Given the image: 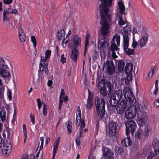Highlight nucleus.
<instances>
[{
  "label": "nucleus",
  "instance_id": "f257e3e1",
  "mask_svg": "<svg viewBox=\"0 0 159 159\" xmlns=\"http://www.w3.org/2000/svg\"><path fill=\"white\" fill-rule=\"evenodd\" d=\"M104 24L103 25V24H102V23H101V20L100 21V23L102 25V27L100 30V32L105 37H103L101 39L98 40V48H99L100 50L103 51L105 50L106 46H107L108 45V43L107 42L106 40V36L109 32L110 23L111 21V16H109L110 21L108 23L107 22V19L108 18L105 15H104Z\"/></svg>",
  "mask_w": 159,
  "mask_h": 159
},
{
  "label": "nucleus",
  "instance_id": "f03ea898",
  "mask_svg": "<svg viewBox=\"0 0 159 159\" xmlns=\"http://www.w3.org/2000/svg\"><path fill=\"white\" fill-rule=\"evenodd\" d=\"M101 2L99 5L100 15L101 16V23L104 24L105 16V15L108 18L107 22L108 23L110 21L109 16L108 13L109 11V7L111 5L112 0H99Z\"/></svg>",
  "mask_w": 159,
  "mask_h": 159
},
{
  "label": "nucleus",
  "instance_id": "7ed1b4c3",
  "mask_svg": "<svg viewBox=\"0 0 159 159\" xmlns=\"http://www.w3.org/2000/svg\"><path fill=\"white\" fill-rule=\"evenodd\" d=\"M98 89L100 94L104 96H106L107 94H109L112 91L113 85L107 80L102 81L98 84Z\"/></svg>",
  "mask_w": 159,
  "mask_h": 159
},
{
  "label": "nucleus",
  "instance_id": "20e7f679",
  "mask_svg": "<svg viewBox=\"0 0 159 159\" xmlns=\"http://www.w3.org/2000/svg\"><path fill=\"white\" fill-rule=\"evenodd\" d=\"M95 101L97 115L98 116L103 117L105 112V102L104 99L96 96L95 98Z\"/></svg>",
  "mask_w": 159,
  "mask_h": 159
},
{
  "label": "nucleus",
  "instance_id": "39448f33",
  "mask_svg": "<svg viewBox=\"0 0 159 159\" xmlns=\"http://www.w3.org/2000/svg\"><path fill=\"white\" fill-rule=\"evenodd\" d=\"M51 51L50 50H47L45 52V56L44 57H41V61L39 65V70L41 72L44 70L45 73L48 75V62L46 63L47 61H49L51 56Z\"/></svg>",
  "mask_w": 159,
  "mask_h": 159
},
{
  "label": "nucleus",
  "instance_id": "423d86ee",
  "mask_svg": "<svg viewBox=\"0 0 159 159\" xmlns=\"http://www.w3.org/2000/svg\"><path fill=\"white\" fill-rule=\"evenodd\" d=\"M7 65L5 64V60L0 57V76L2 77L7 78L10 76V72L7 70ZM3 87L2 85V80L0 79V88Z\"/></svg>",
  "mask_w": 159,
  "mask_h": 159
},
{
  "label": "nucleus",
  "instance_id": "0eeeda50",
  "mask_svg": "<svg viewBox=\"0 0 159 159\" xmlns=\"http://www.w3.org/2000/svg\"><path fill=\"white\" fill-rule=\"evenodd\" d=\"M103 70L110 75L113 74L115 71V67L112 61L107 60L103 64Z\"/></svg>",
  "mask_w": 159,
  "mask_h": 159
},
{
  "label": "nucleus",
  "instance_id": "6e6552de",
  "mask_svg": "<svg viewBox=\"0 0 159 159\" xmlns=\"http://www.w3.org/2000/svg\"><path fill=\"white\" fill-rule=\"evenodd\" d=\"M0 136V148H1L3 153L6 155H7L10 152L11 146V143L7 141Z\"/></svg>",
  "mask_w": 159,
  "mask_h": 159
},
{
  "label": "nucleus",
  "instance_id": "1a4fd4ad",
  "mask_svg": "<svg viewBox=\"0 0 159 159\" xmlns=\"http://www.w3.org/2000/svg\"><path fill=\"white\" fill-rule=\"evenodd\" d=\"M124 95L127 101L130 103L134 102L135 100V96L132 89L129 87H125L123 89Z\"/></svg>",
  "mask_w": 159,
  "mask_h": 159
},
{
  "label": "nucleus",
  "instance_id": "9d476101",
  "mask_svg": "<svg viewBox=\"0 0 159 159\" xmlns=\"http://www.w3.org/2000/svg\"><path fill=\"white\" fill-rule=\"evenodd\" d=\"M138 106L132 105L128 107L125 112L126 118L130 119L134 117L137 113Z\"/></svg>",
  "mask_w": 159,
  "mask_h": 159
},
{
  "label": "nucleus",
  "instance_id": "9b49d317",
  "mask_svg": "<svg viewBox=\"0 0 159 159\" xmlns=\"http://www.w3.org/2000/svg\"><path fill=\"white\" fill-rule=\"evenodd\" d=\"M142 106L141 105H138V110L137 111V116L139 118V123H141L142 124L140 125V126L143 125V124L144 123V121L147 119V112L148 111L147 110H145L144 112V110H143L142 107Z\"/></svg>",
  "mask_w": 159,
  "mask_h": 159
},
{
  "label": "nucleus",
  "instance_id": "f8f14e48",
  "mask_svg": "<svg viewBox=\"0 0 159 159\" xmlns=\"http://www.w3.org/2000/svg\"><path fill=\"white\" fill-rule=\"evenodd\" d=\"M152 146L154 150V152H150V155L148 156L147 159H152V157L156 156L159 158V141L157 139H153Z\"/></svg>",
  "mask_w": 159,
  "mask_h": 159
},
{
  "label": "nucleus",
  "instance_id": "ddd939ff",
  "mask_svg": "<svg viewBox=\"0 0 159 159\" xmlns=\"http://www.w3.org/2000/svg\"><path fill=\"white\" fill-rule=\"evenodd\" d=\"M132 32L131 27L129 25H127L121 30V33L123 36V42L129 41V36Z\"/></svg>",
  "mask_w": 159,
  "mask_h": 159
},
{
  "label": "nucleus",
  "instance_id": "4468645a",
  "mask_svg": "<svg viewBox=\"0 0 159 159\" xmlns=\"http://www.w3.org/2000/svg\"><path fill=\"white\" fill-rule=\"evenodd\" d=\"M129 41L123 42V46L124 51L125 54L128 55L134 54V48L133 49L128 48L129 46Z\"/></svg>",
  "mask_w": 159,
  "mask_h": 159
},
{
  "label": "nucleus",
  "instance_id": "2eb2a0df",
  "mask_svg": "<svg viewBox=\"0 0 159 159\" xmlns=\"http://www.w3.org/2000/svg\"><path fill=\"white\" fill-rule=\"evenodd\" d=\"M126 130V134L127 137L122 140L121 143L123 146L127 147L131 145L132 144V142L131 140L130 137L129 136V133L130 132L129 130Z\"/></svg>",
  "mask_w": 159,
  "mask_h": 159
},
{
  "label": "nucleus",
  "instance_id": "dca6fc26",
  "mask_svg": "<svg viewBox=\"0 0 159 159\" xmlns=\"http://www.w3.org/2000/svg\"><path fill=\"white\" fill-rule=\"evenodd\" d=\"M81 42V38L78 35H75L74 37L73 46L71 48L78 49L80 48Z\"/></svg>",
  "mask_w": 159,
  "mask_h": 159
},
{
  "label": "nucleus",
  "instance_id": "f3484780",
  "mask_svg": "<svg viewBox=\"0 0 159 159\" xmlns=\"http://www.w3.org/2000/svg\"><path fill=\"white\" fill-rule=\"evenodd\" d=\"M81 112L79 106L77 107V111L76 112V120L78 122V120H80V127L81 128L83 129L85 126V123L83 120H81Z\"/></svg>",
  "mask_w": 159,
  "mask_h": 159
},
{
  "label": "nucleus",
  "instance_id": "a211bd4d",
  "mask_svg": "<svg viewBox=\"0 0 159 159\" xmlns=\"http://www.w3.org/2000/svg\"><path fill=\"white\" fill-rule=\"evenodd\" d=\"M103 155L107 159H113V153L111 150L108 148L105 147L103 149Z\"/></svg>",
  "mask_w": 159,
  "mask_h": 159
},
{
  "label": "nucleus",
  "instance_id": "6ab92c4d",
  "mask_svg": "<svg viewBox=\"0 0 159 159\" xmlns=\"http://www.w3.org/2000/svg\"><path fill=\"white\" fill-rule=\"evenodd\" d=\"M118 44H116L115 43L111 42V45L110 48V50L112 52V56L114 58H116L117 56L116 55L115 51L118 50L119 48Z\"/></svg>",
  "mask_w": 159,
  "mask_h": 159
},
{
  "label": "nucleus",
  "instance_id": "aec40b11",
  "mask_svg": "<svg viewBox=\"0 0 159 159\" xmlns=\"http://www.w3.org/2000/svg\"><path fill=\"white\" fill-rule=\"evenodd\" d=\"M78 51L77 49L71 48V53L70 55L71 59L76 63L77 59Z\"/></svg>",
  "mask_w": 159,
  "mask_h": 159
},
{
  "label": "nucleus",
  "instance_id": "412c9836",
  "mask_svg": "<svg viewBox=\"0 0 159 159\" xmlns=\"http://www.w3.org/2000/svg\"><path fill=\"white\" fill-rule=\"evenodd\" d=\"M112 96L116 99V100L119 102L123 96L122 91V90H118L115 91Z\"/></svg>",
  "mask_w": 159,
  "mask_h": 159
},
{
  "label": "nucleus",
  "instance_id": "4be33fe9",
  "mask_svg": "<svg viewBox=\"0 0 159 159\" xmlns=\"http://www.w3.org/2000/svg\"><path fill=\"white\" fill-rule=\"evenodd\" d=\"M148 37V34L146 33L143 34L142 38L140 39L139 42V45L142 47L144 46L147 43Z\"/></svg>",
  "mask_w": 159,
  "mask_h": 159
},
{
  "label": "nucleus",
  "instance_id": "5701e85b",
  "mask_svg": "<svg viewBox=\"0 0 159 159\" xmlns=\"http://www.w3.org/2000/svg\"><path fill=\"white\" fill-rule=\"evenodd\" d=\"M119 102L117 100H116V98L111 95L110 98L109 100V103L110 104V108H111L112 109H113L114 108H115L116 107V106L117 105Z\"/></svg>",
  "mask_w": 159,
  "mask_h": 159
},
{
  "label": "nucleus",
  "instance_id": "b1692460",
  "mask_svg": "<svg viewBox=\"0 0 159 159\" xmlns=\"http://www.w3.org/2000/svg\"><path fill=\"white\" fill-rule=\"evenodd\" d=\"M60 137H58L56 139V141L55 143V144L53 146V155L52 159H54L55 155L57 153L58 149V145L59 144V143L60 141Z\"/></svg>",
  "mask_w": 159,
  "mask_h": 159
},
{
  "label": "nucleus",
  "instance_id": "393cba45",
  "mask_svg": "<svg viewBox=\"0 0 159 159\" xmlns=\"http://www.w3.org/2000/svg\"><path fill=\"white\" fill-rule=\"evenodd\" d=\"M133 70V65L130 63H127L126 64L125 71L127 75H132V71Z\"/></svg>",
  "mask_w": 159,
  "mask_h": 159
},
{
  "label": "nucleus",
  "instance_id": "a878e982",
  "mask_svg": "<svg viewBox=\"0 0 159 159\" xmlns=\"http://www.w3.org/2000/svg\"><path fill=\"white\" fill-rule=\"evenodd\" d=\"M117 61V62H116V63H117L118 64V72L121 73L124 69L125 66V62L123 60H119Z\"/></svg>",
  "mask_w": 159,
  "mask_h": 159
},
{
  "label": "nucleus",
  "instance_id": "bb28decb",
  "mask_svg": "<svg viewBox=\"0 0 159 159\" xmlns=\"http://www.w3.org/2000/svg\"><path fill=\"white\" fill-rule=\"evenodd\" d=\"M125 125L126 129H135L136 124L134 121L130 120L126 122Z\"/></svg>",
  "mask_w": 159,
  "mask_h": 159
},
{
  "label": "nucleus",
  "instance_id": "cd10ccee",
  "mask_svg": "<svg viewBox=\"0 0 159 159\" xmlns=\"http://www.w3.org/2000/svg\"><path fill=\"white\" fill-rule=\"evenodd\" d=\"M115 151L116 154L120 155L124 151V149L122 146L118 144L116 146Z\"/></svg>",
  "mask_w": 159,
  "mask_h": 159
},
{
  "label": "nucleus",
  "instance_id": "c85d7f7f",
  "mask_svg": "<svg viewBox=\"0 0 159 159\" xmlns=\"http://www.w3.org/2000/svg\"><path fill=\"white\" fill-rule=\"evenodd\" d=\"M11 12L7 11L4 10L3 13V21L7 20H8L11 18L10 16Z\"/></svg>",
  "mask_w": 159,
  "mask_h": 159
},
{
  "label": "nucleus",
  "instance_id": "c756f323",
  "mask_svg": "<svg viewBox=\"0 0 159 159\" xmlns=\"http://www.w3.org/2000/svg\"><path fill=\"white\" fill-rule=\"evenodd\" d=\"M93 98H92L91 95L89 96V97H88L87 100V104L86 105V107L87 108L89 109L92 108L93 106Z\"/></svg>",
  "mask_w": 159,
  "mask_h": 159
},
{
  "label": "nucleus",
  "instance_id": "7c9ffc66",
  "mask_svg": "<svg viewBox=\"0 0 159 159\" xmlns=\"http://www.w3.org/2000/svg\"><path fill=\"white\" fill-rule=\"evenodd\" d=\"M120 35L116 34L114 35L111 41V42L115 43L116 42L118 46H120Z\"/></svg>",
  "mask_w": 159,
  "mask_h": 159
},
{
  "label": "nucleus",
  "instance_id": "2f4dec72",
  "mask_svg": "<svg viewBox=\"0 0 159 159\" xmlns=\"http://www.w3.org/2000/svg\"><path fill=\"white\" fill-rule=\"evenodd\" d=\"M1 135L3 137V139H5L7 135L8 137L10 135L9 130H0V136Z\"/></svg>",
  "mask_w": 159,
  "mask_h": 159
},
{
  "label": "nucleus",
  "instance_id": "473e14b6",
  "mask_svg": "<svg viewBox=\"0 0 159 159\" xmlns=\"http://www.w3.org/2000/svg\"><path fill=\"white\" fill-rule=\"evenodd\" d=\"M109 134L110 137L118 138L119 137L118 133L116 130H108Z\"/></svg>",
  "mask_w": 159,
  "mask_h": 159
},
{
  "label": "nucleus",
  "instance_id": "72a5a7b5",
  "mask_svg": "<svg viewBox=\"0 0 159 159\" xmlns=\"http://www.w3.org/2000/svg\"><path fill=\"white\" fill-rule=\"evenodd\" d=\"M117 105L120 108H123L125 110L128 106L126 101L124 100H122Z\"/></svg>",
  "mask_w": 159,
  "mask_h": 159
},
{
  "label": "nucleus",
  "instance_id": "f704fd0d",
  "mask_svg": "<svg viewBox=\"0 0 159 159\" xmlns=\"http://www.w3.org/2000/svg\"><path fill=\"white\" fill-rule=\"evenodd\" d=\"M143 136V131H142V130H139L136 133L135 137V139L138 140H140Z\"/></svg>",
  "mask_w": 159,
  "mask_h": 159
},
{
  "label": "nucleus",
  "instance_id": "c9c22d12",
  "mask_svg": "<svg viewBox=\"0 0 159 159\" xmlns=\"http://www.w3.org/2000/svg\"><path fill=\"white\" fill-rule=\"evenodd\" d=\"M118 5L120 11V15H122L123 13V11L125 10V6L121 1H120L118 2Z\"/></svg>",
  "mask_w": 159,
  "mask_h": 159
},
{
  "label": "nucleus",
  "instance_id": "e433bc0d",
  "mask_svg": "<svg viewBox=\"0 0 159 159\" xmlns=\"http://www.w3.org/2000/svg\"><path fill=\"white\" fill-rule=\"evenodd\" d=\"M109 129H117V126L116 122L113 121H111L108 125Z\"/></svg>",
  "mask_w": 159,
  "mask_h": 159
},
{
  "label": "nucleus",
  "instance_id": "4c0bfd02",
  "mask_svg": "<svg viewBox=\"0 0 159 159\" xmlns=\"http://www.w3.org/2000/svg\"><path fill=\"white\" fill-rule=\"evenodd\" d=\"M57 33L58 39L60 40L61 39L62 37L65 36V31L63 29H62L60 31H58Z\"/></svg>",
  "mask_w": 159,
  "mask_h": 159
},
{
  "label": "nucleus",
  "instance_id": "58836bf2",
  "mask_svg": "<svg viewBox=\"0 0 159 159\" xmlns=\"http://www.w3.org/2000/svg\"><path fill=\"white\" fill-rule=\"evenodd\" d=\"M6 112L5 110H2L0 112V117L2 122H3L6 119Z\"/></svg>",
  "mask_w": 159,
  "mask_h": 159
},
{
  "label": "nucleus",
  "instance_id": "ea45409f",
  "mask_svg": "<svg viewBox=\"0 0 159 159\" xmlns=\"http://www.w3.org/2000/svg\"><path fill=\"white\" fill-rule=\"evenodd\" d=\"M140 19L141 18L138 16H137L135 17L134 19V21L135 22L137 23V25L139 26L140 27L142 26V23L140 21Z\"/></svg>",
  "mask_w": 159,
  "mask_h": 159
},
{
  "label": "nucleus",
  "instance_id": "a19ab883",
  "mask_svg": "<svg viewBox=\"0 0 159 159\" xmlns=\"http://www.w3.org/2000/svg\"><path fill=\"white\" fill-rule=\"evenodd\" d=\"M132 80V75H127L125 80V83L126 84H129L130 81Z\"/></svg>",
  "mask_w": 159,
  "mask_h": 159
},
{
  "label": "nucleus",
  "instance_id": "79ce46f5",
  "mask_svg": "<svg viewBox=\"0 0 159 159\" xmlns=\"http://www.w3.org/2000/svg\"><path fill=\"white\" fill-rule=\"evenodd\" d=\"M122 15H120L118 16L119 17V20H118V23L119 25H122L125 24V22L123 20V19L122 17Z\"/></svg>",
  "mask_w": 159,
  "mask_h": 159
},
{
  "label": "nucleus",
  "instance_id": "37998d69",
  "mask_svg": "<svg viewBox=\"0 0 159 159\" xmlns=\"http://www.w3.org/2000/svg\"><path fill=\"white\" fill-rule=\"evenodd\" d=\"M116 110L117 113L120 114H122L125 110L124 109L120 108V107L118 106L116 107Z\"/></svg>",
  "mask_w": 159,
  "mask_h": 159
},
{
  "label": "nucleus",
  "instance_id": "c03bdc74",
  "mask_svg": "<svg viewBox=\"0 0 159 159\" xmlns=\"http://www.w3.org/2000/svg\"><path fill=\"white\" fill-rule=\"evenodd\" d=\"M31 42L33 43L34 46V48H36V39L34 36H31Z\"/></svg>",
  "mask_w": 159,
  "mask_h": 159
},
{
  "label": "nucleus",
  "instance_id": "a18cd8bd",
  "mask_svg": "<svg viewBox=\"0 0 159 159\" xmlns=\"http://www.w3.org/2000/svg\"><path fill=\"white\" fill-rule=\"evenodd\" d=\"M43 113L44 116H45L47 115V108L45 103H43Z\"/></svg>",
  "mask_w": 159,
  "mask_h": 159
},
{
  "label": "nucleus",
  "instance_id": "49530a36",
  "mask_svg": "<svg viewBox=\"0 0 159 159\" xmlns=\"http://www.w3.org/2000/svg\"><path fill=\"white\" fill-rule=\"evenodd\" d=\"M90 37V35L89 34H86L85 36V46H88L89 44V38Z\"/></svg>",
  "mask_w": 159,
  "mask_h": 159
},
{
  "label": "nucleus",
  "instance_id": "de8ad7c7",
  "mask_svg": "<svg viewBox=\"0 0 159 159\" xmlns=\"http://www.w3.org/2000/svg\"><path fill=\"white\" fill-rule=\"evenodd\" d=\"M4 90V87H1V88H0V99L3 98Z\"/></svg>",
  "mask_w": 159,
  "mask_h": 159
},
{
  "label": "nucleus",
  "instance_id": "09e8293b",
  "mask_svg": "<svg viewBox=\"0 0 159 159\" xmlns=\"http://www.w3.org/2000/svg\"><path fill=\"white\" fill-rule=\"evenodd\" d=\"M138 45V43L137 42V41H135L134 39V36H133V41L132 42V47L134 48H134H136L137 47V46Z\"/></svg>",
  "mask_w": 159,
  "mask_h": 159
},
{
  "label": "nucleus",
  "instance_id": "8fccbe9b",
  "mask_svg": "<svg viewBox=\"0 0 159 159\" xmlns=\"http://www.w3.org/2000/svg\"><path fill=\"white\" fill-rule=\"evenodd\" d=\"M66 123L67 129H71L72 128V123L70 121H68Z\"/></svg>",
  "mask_w": 159,
  "mask_h": 159
},
{
  "label": "nucleus",
  "instance_id": "3c124183",
  "mask_svg": "<svg viewBox=\"0 0 159 159\" xmlns=\"http://www.w3.org/2000/svg\"><path fill=\"white\" fill-rule=\"evenodd\" d=\"M19 38L21 41L24 42L26 39V37L25 34L19 35Z\"/></svg>",
  "mask_w": 159,
  "mask_h": 159
},
{
  "label": "nucleus",
  "instance_id": "603ef678",
  "mask_svg": "<svg viewBox=\"0 0 159 159\" xmlns=\"http://www.w3.org/2000/svg\"><path fill=\"white\" fill-rule=\"evenodd\" d=\"M18 30L19 35H22L23 34H25L24 33V31L23 30L22 27L20 26L18 27Z\"/></svg>",
  "mask_w": 159,
  "mask_h": 159
},
{
  "label": "nucleus",
  "instance_id": "864d4df0",
  "mask_svg": "<svg viewBox=\"0 0 159 159\" xmlns=\"http://www.w3.org/2000/svg\"><path fill=\"white\" fill-rule=\"evenodd\" d=\"M61 61L62 63H64L66 62V58L64 57L63 54H61Z\"/></svg>",
  "mask_w": 159,
  "mask_h": 159
},
{
  "label": "nucleus",
  "instance_id": "5fc2aeb1",
  "mask_svg": "<svg viewBox=\"0 0 159 159\" xmlns=\"http://www.w3.org/2000/svg\"><path fill=\"white\" fill-rule=\"evenodd\" d=\"M40 139L41 141V144L39 148L40 150L42 149L43 147V144L44 142V138L43 137H42L40 138Z\"/></svg>",
  "mask_w": 159,
  "mask_h": 159
},
{
  "label": "nucleus",
  "instance_id": "6e6d98bb",
  "mask_svg": "<svg viewBox=\"0 0 159 159\" xmlns=\"http://www.w3.org/2000/svg\"><path fill=\"white\" fill-rule=\"evenodd\" d=\"M7 95L8 97V98L9 100H11L12 99V97L11 96V90H8L7 93Z\"/></svg>",
  "mask_w": 159,
  "mask_h": 159
},
{
  "label": "nucleus",
  "instance_id": "4d7b16f0",
  "mask_svg": "<svg viewBox=\"0 0 159 159\" xmlns=\"http://www.w3.org/2000/svg\"><path fill=\"white\" fill-rule=\"evenodd\" d=\"M153 105L155 107H159V99L156 100L153 103Z\"/></svg>",
  "mask_w": 159,
  "mask_h": 159
},
{
  "label": "nucleus",
  "instance_id": "13d9d810",
  "mask_svg": "<svg viewBox=\"0 0 159 159\" xmlns=\"http://www.w3.org/2000/svg\"><path fill=\"white\" fill-rule=\"evenodd\" d=\"M37 102L38 107L40 110V108L41 107V102L40 99L39 98H38L37 99Z\"/></svg>",
  "mask_w": 159,
  "mask_h": 159
},
{
  "label": "nucleus",
  "instance_id": "bf43d9fd",
  "mask_svg": "<svg viewBox=\"0 0 159 159\" xmlns=\"http://www.w3.org/2000/svg\"><path fill=\"white\" fill-rule=\"evenodd\" d=\"M13 1V0H3V2L4 4L9 5Z\"/></svg>",
  "mask_w": 159,
  "mask_h": 159
},
{
  "label": "nucleus",
  "instance_id": "052dcab7",
  "mask_svg": "<svg viewBox=\"0 0 159 159\" xmlns=\"http://www.w3.org/2000/svg\"><path fill=\"white\" fill-rule=\"evenodd\" d=\"M30 117L31 122L33 123V124H34V114L31 113L30 115Z\"/></svg>",
  "mask_w": 159,
  "mask_h": 159
},
{
  "label": "nucleus",
  "instance_id": "680f3d73",
  "mask_svg": "<svg viewBox=\"0 0 159 159\" xmlns=\"http://www.w3.org/2000/svg\"><path fill=\"white\" fill-rule=\"evenodd\" d=\"M80 139L79 137H77L75 140V141L76 144L77 146H79L80 144Z\"/></svg>",
  "mask_w": 159,
  "mask_h": 159
},
{
  "label": "nucleus",
  "instance_id": "e2e57ef3",
  "mask_svg": "<svg viewBox=\"0 0 159 159\" xmlns=\"http://www.w3.org/2000/svg\"><path fill=\"white\" fill-rule=\"evenodd\" d=\"M63 101L61 100L60 99H59V104H58V108L59 109L61 110V107L62 105V103Z\"/></svg>",
  "mask_w": 159,
  "mask_h": 159
},
{
  "label": "nucleus",
  "instance_id": "0e129e2a",
  "mask_svg": "<svg viewBox=\"0 0 159 159\" xmlns=\"http://www.w3.org/2000/svg\"><path fill=\"white\" fill-rule=\"evenodd\" d=\"M65 95V92L64 90L63 89H61V94L60 96V99H61V97L62 98H63V96Z\"/></svg>",
  "mask_w": 159,
  "mask_h": 159
},
{
  "label": "nucleus",
  "instance_id": "69168bd1",
  "mask_svg": "<svg viewBox=\"0 0 159 159\" xmlns=\"http://www.w3.org/2000/svg\"><path fill=\"white\" fill-rule=\"evenodd\" d=\"M23 133L25 136V139L24 140V143H25L26 140L27 139V133L26 130H23Z\"/></svg>",
  "mask_w": 159,
  "mask_h": 159
},
{
  "label": "nucleus",
  "instance_id": "338daca9",
  "mask_svg": "<svg viewBox=\"0 0 159 159\" xmlns=\"http://www.w3.org/2000/svg\"><path fill=\"white\" fill-rule=\"evenodd\" d=\"M133 145L134 147L136 148H137L139 147V144L138 142L135 141V142L133 144Z\"/></svg>",
  "mask_w": 159,
  "mask_h": 159
},
{
  "label": "nucleus",
  "instance_id": "774afa93",
  "mask_svg": "<svg viewBox=\"0 0 159 159\" xmlns=\"http://www.w3.org/2000/svg\"><path fill=\"white\" fill-rule=\"evenodd\" d=\"M53 82L52 80H49L48 82V86L51 87L52 85Z\"/></svg>",
  "mask_w": 159,
  "mask_h": 159
}]
</instances>
